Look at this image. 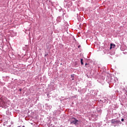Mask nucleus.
<instances>
[{"label": "nucleus", "mask_w": 127, "mask_h": 127, "mask_svg": "<svg viewBox=\"0 0 127 127\" xmlns=\"http://www.w3.org/2000/svg\"><path fill=\"white\" fill-rule=\"evenodd\" d=\"M6 98H0V107H2L3 108V107L6 106Z\"/></svg>", "instance_id": "nucleus-1"}, {"label": "nucleus", "mask_w": 127, "mask_h": 127, "mask_svg": "<svg viewBox=\"0 0 127 127\" xmlns=\"http://www.w3.org/2000/svg\"><path fill=\"white\" fill-rule=\"evenodd\" d=\"M70 124H73V125L77 126V125H78V120L75 118H72L70 120Z\"/></svg>", "instance_id": "nucleus-2"}, {"label": "nucleus", "mask_w": 127, "mask_h": 127, "mask_svg": "<svg viewBox=\"0 0 127 127\" xmlns=\"http://www.w3.org/2000/svg\"><path fill=\"white\" fill-rule=\"evenodd\" d=\"M111 124H113L114 125H118L120 123V121L116 119H112L111 122Z\"/></svg>", "instance_id": "nucleus-3"}, {"label": "nucleus", "mask_w": 127, "mask_h": 127, "mask_svg": "<svg viewBox=\"0 0 127 127\" xmlns=\"http://www.w3.org/2000/svg\"><path fill=\"white\" fill-rule=\"evenodd\" d=\"M116 47V45L115 44H110V49H112V48H115Z\"/></svg>", "instance_id": "nucleus-4"}, {"label": "nucleus", "mask_w": 127, "mask_h": 127, "mask_svg": "<svg viewBox=\"0 0 127 127\" xmlns=\"http://www.w3.org/2000/svg\"><path fill=\"white\" fill-rule=\"evenodd\" d=\"M80 62H81V65H84V63H83V59H81Z\"/></svg>", "instance_id": "nucleus-5"}, {"label": "nucleus", "mask_w": 127, "mask_h": 127, "mask_svg": "<svg viewBox=\"0 0 127 127\" xmlns=\"http://www.w3.org/2000/svg\"><path fill=\"white\" fill-rule=\"evenodd\" d=\"M71 77L72 80H74V75H71Z\"/></svg>", "instance_id": "nucleus-6"}, {"label": "nucleus", "mask_w": 127, "mask_h": 127, "mask_svg": "<svg viewBox=\"0 0 127 127\" xmlns=\"http://www.w3.org/2000/svg\"><path fill=\"white\" fill-rule=\"evenodd\" d=\"M47 55H48V53H47V54L45 55V57H46V56H47Z\"/></svg>", "instance_id": "nucleus-7"}, {"label": "nucleus", "mask_w": 127, "mask_h": 127, "mask_svg": "<svg viewBox=\"0 0 127 127\" xmlns=\"http://www.w3.org/2000/svg\"><path fill=\"white\" fill-rule=\"evenodd\" d=\"M121 121H122V122H124V121H125V120L124 119H122Z\"/></svg>", "instance_id": "nucleus-8"}, {"label": "nucleus", "mask_w": 127, "mask_h": 127, "mask_svg": "<svg viewBox=\"0 0 127 127\" xmlns=\"http://www.w3.org/2000/svg\"><path fill=\"white\" fill-rule=\"evenodd\" d=\"M78 48H80V47H81V46L79 45V46H78Z\"/></svg>", "instance_id": "nucleus-9"}, {"label": "nucleus", "mask_w": 127, "mask_h": 127, "mask_svg": "<svg viewBox=\"0 0 127 127\" xmlns=\"http://www.w3.org/2000/svg\"><path fill=\"white\" fill-rule=\"evenodd\" d=\"M20 92H21V89H19Z\"/></svg>", "instance_id": "nucleus-10"}, {"label": "nucleus", "mask_w": 127, "mask_h": 127, "mask_svg": "<svg viewBox=\"0 0 127 127\" xmlns=\"http://www.w3.org/2000/svg\"><path fill=\"white\" fill-rule=\"evenodd\" d=\"M75 65H77V63L75 62Z\"/></svg>", "instance_id": "nucleus-11"}, {"label": "nucleus", "mask_w": 127, "mask_h": 127, "mask_svg": "<svg viewBox=\"0 0 127 127\" xmlns=\"http://www.w3.org/2000/svg\"><path fill=\"white\" fill-rule=\"evenodd\" d=\"M85 65H87V64H85Z\"/></svg>", "instance_id": "nucleus-12"}, {"label": "nucleus", "mask_w": 127, "mask_h": 127, "mask_svg": "<svg viewBox=\"0 0 127 127\" xmlns=\"http://www.w3.org/2000/svg\"><path fill=\"white\" fill-rule=\"evenodd\" d=\"M23 127H24V126H23Z\"/></svg>", "instance_id": "nucleus-13"}]
</instances>
